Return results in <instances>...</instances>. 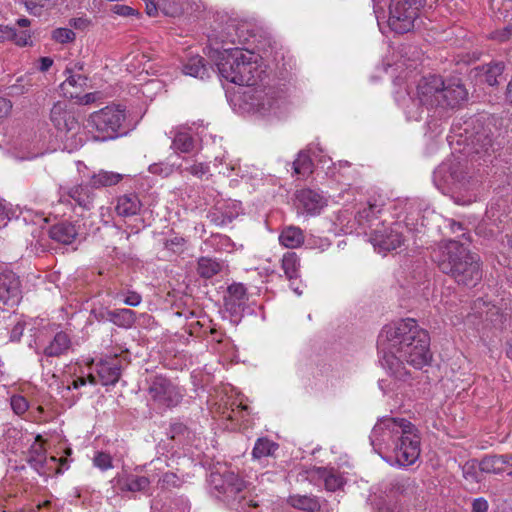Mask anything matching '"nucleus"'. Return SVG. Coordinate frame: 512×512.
Wrapping results in <instances>:
<instances>
[{
	"label": "nucleus",
	"instance_id": "obj_13",
	"mask_svg": "<svg viewBox=\"0 0 512 512\" xmlns=\"http://www.w3.org/2000/svg\"><path fill=\"white\" fill-rule=\"evenodd\" d=\"M261 73L262 70H259L256 61L252 60L251 54L246 55L243 52V59L240 61L239 71L237 72V76L234 75L233 78L236 79V85L254 88L253 86L257 85L260 80Z\"/></svg>",
	"mask_w": 512,
	"mask_h": 512
},
{
	"label": "nucleus",
	"instance_id": "obj_37",
	"mask_svg": "<svg viewBox=\"0 0 512 512\" xmlns=\"http://www.w3.org/2000/svg\"><path fill=\"white\" fill-rule=\"evenodd\" d=\"M381 211L382 209L378 205L369 203L367 207L358 211L356 219L360 225L370 224L378 218Z\"/></svg>",
	"mask_w": 512,
	"mask_h": 512
},
{
	"label": "nucleus",
	"instance_id": "obj_22",
	"mask_svg": "<svg viewBox=\"0 0 512 512\" xmlns=\"http://www.w3.org/2000/svg\"><path fill=\"white\" fill-rule=\"evenodd\" d=\"M99 377L103 385L115 384L121 376V366L117 359L106 360L100 363L98 369Z\"/></svg>",
	"mask_w": 512,
	"mask_h": 512
},
{
	"label": "nucleus",
	"instance_id": "obj_12",
	"mask_svg": "<svg viewBox=\"0 0 512 512\" xmlns=\"http://www.w3.org/2000/svg\"><path fill=\"white\" fill-rule=\"evenodd\" d=\"M148 393L155 402L167 408L177 406L182 399L178 389L169 379L163 376H155L151 380Z\"/></svg>",
	"mask_w": 512,
	"mask_h": 512
},
{
	"label": "nucleus",
	"instance_id": "obj_63",
	"mask_svg": "<svg viewBox=\"0 0 512 512\" xmlns=\"http://www.w3.org/2000/svg\"><path fill=\"white\" fill-rule=\"evenodd\" d=\"M86 20L82 18L78 19H72L70 21L71 25H73L75 28H83L86 25Z\"/></svg>",
	"mask_w": 512,
	"mask_h": 512
},
{
	"label": "nucleus",
	"instance_id": "obj_26",
	"mask_svg": "<svg viewBox=\"0 0 512 512\" xmlns=\"http://www.w3.org/2000/svg\"><path fill=\"white\" fill-rule=\"evenodd\" d=\"M223 264L216 259L200 257L197 261V273L200 277L210 279L222 271Z\"/></svg>",
	"mask_w": 512,
	"mask_h": 512
},
{
	"label": "nucleus",
	"instance_id": "obj_59",
	"mask_svg": "<svg viewBox=\"0 0 512 512\" xmlns=\"http://www.w3.org/2000/svg\"><path fill=\"white\" fill-rule=\"evenodd\" d=\"M96 100V94L95 93H87L80 97V103L87 105L90 103H93Z\"/></svg>",
	"mask_w": 512,
	"mask_h": 512
},
{
	"label": "nucleus",
	"instance_id": "obj_48",
	"mask_svg": "<svg viewBox=\"0 0 512 512\" xmlns=\"http://www.w3.org/2000/svg\"><path fill=\"white\" fill-rule=\"evenodd\" d=\"M163 487H177L179 484V478L175 473H165L161 479Z\"/></svg>",
	"mask_w": 512,
	"mask_h": 512
},
{
	"label": "nucleus",
	"instance_id": "obj_41",
	"mask_svg": "<svg viewBox=\"0 0 512 512\" xmlns=\"http://www.w3.org/2000/svg\"><path fill=\"white\" fill-rule=\"evenodd\" d=\"M67 114L68 112L65 111L63 104L60 102L54 104L52 107L50 111V119L58 130H62V123L66 119Z\"/></svg>",
	"mask_w": 512,
	"mask_h": 512
},
{
	"label": "nucleus",
	"instance_id": "obj_15",
	"mask_svg": "<svg viewBox=\"0 0 512 512\" xmlns=\"http://www.w3.org/2000/svg\"><path fill=\"white\" fill-rule=\"evenodd\" d=\"M295 197L297 208L309 214L318 213L325 205L323 196L309 188L298 190Z\"/></svg>",
	"mask_w": 512,
	"mask_h": 512
},
{
	"label": "nucleus",
	"instance_id": "obj_7",
	"mask_svg": "<svg viewBox=\"0 0 512 512\" xmlns=\"http://www.w3.org/2000/svg\"><path fill=\"white\" fill-rule=\"evenodd\" d=\"M426 0H390L387 24L397 34H405L413 30L421 8Z\"/></svg>",
	"mask_w": 512,
	"mask_h": 512
},
{
	"label": "nucleus",
	"instance_id": "obj_19",
	"mask_svg": "<svg viewBox=\"0 0 512 512\" xmlns=\"http://www.w3.org/2000/svg\"><path fill=\"white\" fill-rule=\"evenodd\" d=\"M183 72L196 78L204 79L210 77V72L215 73L216 70L213 65H210L206 60L199 56H193L183 65Z\"/></svg>",
	"mask_w": 512,
	"mask_h": 512
},
{
	"label": "nucleus",
	"instance_id": "obj_11",
	"mask_svg": "<svg viewBox=\"0 0 512 512\" xmlns=\"http://www.w3.org/2000/svg\"><path fill=\"white\" fill-rule=\"evenodd\" d=\"M22 299V288L19 276L11 270L0 273V309L8 310L16 307Z\"/></svg>",
	"mask_w": 512,
	"mask_h": 512
},
{
	"label": "nucleus",
	"instance_id": "obj_44",
	"mask_svg": "<svg viewBox=\"0 0 512 512\" xmlns=\"http://www.w3.org/2000/svg\"><path fill=\"white\" fill-rule=\"evenodd\" d=\"M94 465L101 470H107L109 468H112V457L105 452H98L94 459H93Z\"/></svg>",
	"mask_w": 512,
	"mask_h": 512
},
{
	"label": "nucleus",
	"instance_id": "obj_25",
	"mask_svg": "<svg viewBox=\"0 0 512 512\" xmlns=\"http://www.w3.org/2000/svg\"><path fill=\"white\" fill-rule=\"evenodd\" d=\"M70 343V338L65 332H58L45 348L44 354L48 357H58L69 349Z\"/></svg>",
	"mask_w": 512,
	"mask_h": 512
},
{
	"label": "nucleus",
	"instance_id": "obj_21",
	"mask_svg": "<svg viewBox=\"0 0 512 512\" xmlns=\"http://www.w3.org/2000/svg\"><path fill=\"white\" fill-rule=\"evenodd\" d=\"M77 235L76 226L71 222H60L49 229L50 238L62 244H71Z\"/></svg>",
	"mask_w": 512,
	"mask_h": 512
},
{
	"label": "nucleus",
	"instance_id": "obj_18",
	"mask_svg": "<svg viewBox=\"0 0 512 512\" xmlns=\"http://www.w3.org/2000/svg\"><path fill=\"white\" fill-rule=\"evenodd\" d=\"M68 74L66 80L60 85V89L65 96L78 98L82 91L88 87V77L82 74L74 73V69L67 68Z\"/></svg>",
	"mask_w": 512,
	"mask_h": 512
},
{
	"label": "nucleus",
	"instance_id": "obj_32",
	"mask_svg": "<svg viewBox=\"0 0 512 512\" xmlns=\"http://www.w3.org/2000/svg\"><path fill=\"white\" fill-rule=\"evenodd\" d=\"M300 260L295 252H287L282 258V269L289 280L299 277Z\"/></svg>",
	"mask_w": 512,
	"mask_h": 512
},
{
	"label": "nucleus",
	"instance_id": "obj_52",
	"mask_svg": "<svg viewBox=\"0 0 512 512\" xmlns=\"http://www.w3.org/2000/svg\"><path fill=\"white\" fill-rule=\"evenodd\" d=\"M78 122L73 114L68 112L66 119L62 123V130L71 131L76 128Z\"/></svg>",
	"mask_w": 512,
	"mask_h": 512
},
{
	"label": "nucleus",
	"instance_id": "obj_46",
	"mask_svg": "<svg viewBox=\"0 0 512 512\" xmlns=\"http://www.w3.org/2000/svg\"><path fill=\"white\" fill-rule=\"evenodd\" d=\"M512 35V24L507 25L503 29L497 30L492 33V39L498 40L499 42L507 41Z\"/></svg>",
	"mask_w": 512,
	"mask_h": 512
},
{
	"label": "nucleus",
	"instance_id": "obj_23",
	"mask_svg": "<svg viewBox=\"0 0 512 512\" xmlns=\"http://www.w3.org/2000/svg\"><path fill=\"white\" fill-rule=\"evenodd\" d=\"M115 209L119 216H133L136 215L140 210V201L136 195H123L119 197Z\"/></svg>",
	"mask_w": 512,
	"mask_h": 512
},
{
	"label": "nucleus",
	"instance_id": "obj_6",
	"mask_svg": "<svg viewBox=\"0 0 512 512\" xmlns=\"http://www.w3.org/2000/svg\"><path fill=\"white\" fill-rule=\"evenodd\" d=\"M493 127L491 119L485 116H474L464 122V142L469 155L482 158L495 152Z\"/></svg>",
	"mask_w": 512,
	"mask_h": 512
},
{
	"label": "nucleus",
	"instance_id": "obj_35",
	"mask_svg": "<svg viewBox=\"0 0 512 512\" xmlns=\"http://www.w3.org/2000/svg\"><path fill=\"white\" fill-rule=\"evenodd\" d=\"M505 68V64L503 62L490 63L486 66H482L477 68V70H481L484 72L485 82L490 86L498 85L497 78L502 75Z\"/></svg>",
	"mask_w": 512,
	"mask_h": 512
},
{
	"label": "nucleus",
	"instance_id": "obj_17",
	"mask_svg": "<svg viewBox=\"0 0 512 512\" xmlns=\"http://www.w3.org/2000/svg\"><path fill=\"white\" fill-rule=\"evenodd\" d=\"M93 189L94 188L91 186L90 182L85 185L81 184L73 186L67 190H65V188H62L64 193L61 194L60 201L64 202L62 198L64 195H67L70 199L74 200L83 209L90 210L93 207L95 197Z\"/></svg>",
	"mask_w": 512,
	"mask_h": 512
},
{
	"label": "nucleus",
	"instance_id": "obj_39",
	"mask_svg": "<svg viewBox=\"0 0 512 512\" xmlns=\"http://www.w3.org/2000/svg\"><path fill=\"white\" fill-rule=\"evenodd\" d=\"M294 172L298 175H307L312 172V160L308 154L300 152L293 162Z\"/></svg>",
	"mask_w": 512,
	"mask_h": 512
},
{
	"label": "nucleus",
	"instance_id": "obj_58",
	"mask_svg": "<svg viewBox=\"0 0 512 512\" xmlns=\"http://www.w3.org/2000/svg\"><path fill=\"white\" fill-rule=\"evenodd\" d=\"M53 64V60L49 57H41L40 58V71H47Z\"/></svg>",
	"mask_w": 512,
	"mask_h": 512
},
{
	"label": "nucleus",
	"instance_id": "obj_31",
	"mask_svg": "<svg viewBox=\"0 0 512 512\" xmlns=\"http://www.w3.org/2000/svg\"><path fill=\"white\" fill-rule=\"evenodd\" d=\"M482 472L499 474L506 470L502 455H488L479 462Z\"/></svg>",
	"mask_w": 512,
	"mask_h": 512
},
{
	"label": "nucleus",
	"instance_id": "obj_34",
	"mask_svg": "<svg viewBox=\"0 0 512 512\" xmlns=\"http://www.w3.org/2000/svg\"><path fill=\"white\" fill-rule=\"evenodd\" d=\"M166 2L167 0H161L157 2L154 0L146 1V13L151 17L157 16L159 10H161L166 16H174L177 14L178 8L174 4L167 5Z\"/></svg>",
	"mask_w": 512,
	"mask_h": 512
},
{
	"label": "nucleus",
	"instance_id": "obj_36",
	"mask_svg": "<svg viewBox=\"0 0 512 512\" xmlns=\"http://www.w3.org/2000/svg\"><path fill=\"white\" fill-rule=\"evenodd\" d=\"M278 444L270 441L267 438H259L252 451V455L256 459H260L262 457L273 455L274 452L278 449Z\"/></svg>",
	"mask_w": 512,
	"mask_h": 512
},
{
	"label": "nucleus",
	"instance_id": "obj_45",
	"mask_svg": "<svg viewBox=\"0 0 512 512\" xmlns=\"http://www.w3.org/2000/svg\"><path fill=\"white\" fill-rule=\"evenodd\" d=\"M150 482L149 479L141 476L133 479L129 484H127V490L135 492V491H143L148 488Z\"/></svg>",
	"mask_w": 512,
	"mask_h": 512
},
{
	"label": "nucleus",
	"instance_id": "obj_60",
	"mask_svg": "<svg viewBox=\"0 0 512 512\" xmlns=\"http://www.w3.org/2000/svg\"><path fill=\"white\" fill-rule=\"evenodd\" d=\"M112 310L101 309L98 313H95V317L98 321H109L110 317L107 316V313H111Z\"/></svg>",
	"mask_w": 512,
	"mask_h": 512
},
{
	"label": "nucleus",
	"instance_id": "obj_57",
	"mask_svg": "<svg viewBox=\"0 0 512 512\" xmlns=\"http://www.w3.org/2000/svg\"><path fill=\"white\" fill-rule=\"evenodd\" d=\"M149 171L153 174H162L164 173L165 176L169 175L170 168L166 167L163 169L160 164H152L149 166Z\"/></svg>",
	"mask_w": 512,
	"mask_h": 512
},
{
	"label": "nucleus",
	"instance_id": "obj_64",
	"mask_svg": "<svg viewBox=\"0 0 512 512\" xmlns=\"http://www.w3.org/2000/svg\"><path fill=\"white\" fill-rule=\"evenodd\" d=\"M117 12L121 15L128 16L133 14L134 9L129 6H121Z\"/></svg>",
	"mask_w": 512,
	"mask_h": 512
},
{
	"label": "nucleus",
	"instance_id": "obj_40",
	"mask_svg": "<svg viewBox=\"0 0 512 512\" xmlns=\"http://www.w3.org/2000/svg\"><path fill=\"white\" fill-rule=\"evenodd\" d=\"M450 177L451 183L460 189L466 188L471 178L459 165H454L450 168Z\"/></svg>",
	"mask_w": 512,
	"mask_h": 512
},
{
	"label": "nucleus",
	"instance_id": "obj_43",
	"mask_svg": "<svg viewBox=\"0 0 512 512\" xmlns=\"http://www.w3.org/2000/svg\"><path fill=\"white\" fill-rule=\"evenodd\" d=\"M11 407L16 414L21 415L27 411L29 404L25 397L14 395L11 397Z\"/></svg>",
	"mask_w": 512,
	"mask_h": 512
},
{
	"label": "nucleus",
	"instance_id": "obj_27",
	"mask_svg": "<svg viewBox=\"0 0 512 512\" xmlns=\"http://www.w3.org/2000/svg\"><path fill=\"white\" fill-rule=\"evenodd\" d=\"M110 322L118 327L130 328L135 323V312L128 308L115 309L107 313Z\"/></svg>",
	"mask_w": 512,
	"mask_h": 512
},
{
	"label": "nucleus",
	"instance_id": "obj_50",
	"mask_svg": "<svg viewBox=\"0 0 512 512\" xmlns=\"http://www.w3.org/2000/svg\"><path fill=\"white\" fill-rule=\"evenodd\" d=\"M340 486H341L340 478H338V477H336L334 475H329L328 477H326V479H325V487H326L327 490L335 491L338 488H340Z\"/></svg>",
	"mask_w": 512,
	"mask_h": 512
},
{
	"label": "nucleus",
	"instance_id": "obj_14",
	"mask_svg": "<svg viewBox=\"0 0 512 512\" xmlns=\"http://www.w3.org/2000/svg\"><path fill=\"white\" fill-rule=\"evenodd\" d=\"M224 307L232 316L238 315L248 301L246 287L242 283H232L227 287L223 298Z\"/></svg>",
	"mask_w": 512,
	"mask_h": 512
},
{
	"label": "nucleus",
	"instance_id": "obj_20",
	"mask_svg": "<svg viewBox=\"0 0 512 512\" xmlns=\"http://www.w3.org/2000/svg\"><path fill=\"white\" fill-rule=\"evenodd\" d=\"M383 357L381 364L386 367L391 374L398 380L406 381L410 373L404 366L405 360L399 359L393 352L382 351Z\"/></svg>",
	"mask_w": 512,
	"mask_h": 512
},
{
	"label": "nucleus",
	"instance_id": "obj_1",
	"mask_svg": "<svg viewBox=\"0 0 512 512\" xmlns=\"http://www.w3.org/2000/svg\"><path fill=\"white\" fill-rule=\"evenodd\" d=\"M377 346L380 351L393 352L417 369L427 365L432 358L428 332L411 318L385 325L378 336Z\"/></svg>",
	"mask_w": 512,
	"mask_h": 512
},
{
	"label": "nucleus",
	"instance_id": "obj_49",
	"mask_svg": "<svg viewBox=\"0 0 512 512\" xmlns=\"http://www.w3.org/2000/svg\"><path fill=\"white\" fill-rule=\"evenodd\" d=\"M187 430L186 425L181 422H174L170 425L171 439H175L178 435H183Z\"/></svg>",
	"mask_w": 512,
	"mask_h": 512
},
{
	"label": "nucleus",
	"instance_id": "obj_53",
	"mask_svg": "<svg viewBox=\"0 0 512 512\" xmlns=\"http://www.w3.org/2000/svg\"><path fill=\"white\" fill-rule=\"evenodd\" d=\"M23 331H24V324H22L21 322H18L11 330L10 340L13 342L19 341L23 335Z\"/></svg>",
	"mask_w": 512,
	"mask_h": 512
},
{
	"label": "nucleus",
	"instance_id": "obj_61",
	"mask_svg": "<svg viewBox=\"0 0 512 512\" xmlns=\"http://www.w3.org/2000/svg\"><path fill=\"white\" fill-rule=\"evenodd\" d=\"M5 219H9V209L0 201V220L3 221Z\"/></svg>",
	"mask_w": 512,
	"mask_h": 512
},
{
	"label": "nucleus",
	"instance_id": "obj_55",
	"mask_svg": "<svg viewBox=\"0 0 512 512\" xmlns=\"http://www.w3.org/2000/svg\"><path fill=\"white\" fill-rule=\"evenodd\" d=\"M185 240L184 238L182 237H173L171 239H167L165 242H164V246L166 249H170V250H173V246H182L184 244Z\"/></svg>",
	"mask_w": 512,
	"mask_h": 512
},
{
	"label": "nucleus",
	"instance_id": "obj_30",
	"mask_svg": "<svg viewBox=\"0 0 512 512\" xmlns=\"http://www.w3.org/2000/svg\"><path fill=\"white\" fill-rule=\"evenodd\" d=\"M279 240L281 244L288 248H296L299 247L304 242V235L300 228L290 226L285 229L280 234Z\"/></svg>",
	"mask_w": 512,
	"mask_h": 512
},
{
	"label": "nucleus",
	"instance_id": "obj_8",
	"mask_svg": "<svg viewBox=\"0 0 512 512\" xmlns=\"http://www.w3.org/2000/svg\"><path fill=\"white\" fill-rule=\"evenodd\" d=\"M241 98L244 110L261 116L276 113L284 103L281 91L274 87L248 88Z\"/></svg>",
	"mask_w": 512,
	"mask_h": 512
},
{
	"label": "nucleus",
	"instance_id": "obj_4",
	"mask_svg": "<svg viewBox=\"0 0 512 512\" xmlns=\"http://www.w3.org/2000/svg\"><path fill=\"white\" fill-rule=\"evenodd\" d=\"M416 90L418 105L438 118L447 116L468 99V91L462 83L458 81L446 85L443 79L436 75L423 77L418 82Z\"/></svg>",
	"mask_w": 512,
	"mask_h": 512
},
{
	"label": "nucleus",
	"instance_id": "obj_3",
	"mask_svg": "<svg viewBox=\"0 0 512 512\" xmlns=\"http://www.w3.org/2000/svg\"><path fill=\"white\" fill-rule=\"evenodd\" d=\"M387 438L394 440L393 453L399 466H410L420 456V435L414 424L404 418L384 417L373 427L372 445L385 442Z\"/></svg>",
	"mask_w": 512,
	"mask_h": 512
},
{
	"label": "nucleus",
	"instance_id": "obj_47",
	"mask_svg": "<svg viewBox=\"0 0 512 512\" xmlns=\"http://www.w3.org/2000/svg\"><path fill=\"white\" fill-rule=\"evenodd\" d=\"M185 170L190 174L201 178L204 174L209 171V167L204 165L203 163H195L189 167H186Z\"/></svg>",
	"mask_w": 512,
	"mask_h": 512
},
{
	"label": "nucleus",
	"instance_id": "obj_33",
	"mask_svg": "<svg viewBox=\"0 0 512 512\" xmlns=\"http://www.w3.org/2000/svg\"><path fill=\"white\" fill-rule=\"evenodd\" d=\"M46 460V450L41 445L38 447L32 446L27 453V463L40 474L44 473L42 470L45 466Z\"/></svg>",
	"mask_w": 512,
	"mask_h": 512
},
{
	"label": "nucleus",
	"instance_id": "obj_29",
	"mask_svg": "<svg viewBox=\"0 0 512 512\" xmlns=\"http://www.w3.org/2000/svg\"><path fill=\"white\" fill-rule=\"evenodd\" d=\"M288 502L292 507L304 512H319L321 508L320 503L316 497L300 495L290 496Z\"/></svg>",
	"mask_w": 512,
	"mask_h": 512
},
{
	"label": "nucleus",
	"instance_id": "obj_5",
	"mask_svg": "<svg viewBox=\"0 0 512 512\" xmlns=\"http://www.w3.org/2000/svg\"><path fill=\"white\" fill-rule=\"evenodd\" d=\"M88 127L94 131V138L101 141L125 135L129 130L125 109L110 105L93 112L88 118Z\"/></svg>",
	"mask_w": 512,
	"mask_h": 512
},
{
	"label": "nucleus",
	"instance_id": "obj_54",
	"mask_svg": "<svg viewBox=\"0 0 512 512\" xmlns=\"http://www.w3.org/2000/svg\"><path fill=\"white\" fill-rule=\"evenodd\" d=\"M12 108L11 102L6 98L0 97V119L6 117Z\"/></svg>",
	"mask_w": 512,
	"mask_h": 512
},
{
	"label": "nucleus",
	"instance_id": "obj_62",
	"mask_svg": "<svg viewBox=\"0 0 512 512\" xmlns=\"http://www.w3.org/2000/svg\"><path fill=\"white\" fill-rule=\"evenodd\" d=\"M374 2V13L376 15V18L379 20L381 17L384 18L385 17V12H384V9L382 7H380L375 0H372Z\"/></svg>",
	"mask_w": 512,
	"mask_h": 512
},
{
	"label": "nucleus",
	"instance_id": "obj_9",
	"mask_svg": "<svg viewBox=\"0 0 512 512\" xmlns=\"http://www.w3.org/2000/svg\"><path fill=\"white\" fill-rule=\"evenodd\" d=\"M208 56L216 66L215 73L222 79L235 84L236 79H234L233 76H237L240 61L243 59V51L239 48L226 49L223 51L211 49Z\"/></svg>",
	"mask_w": 512,
	"mask_h": 512
},
{
	"label": "nucleus",
	"instance_id": "obj_51",
	"mask_svg": "<svg viewBox=\"0 0 512 512\" xmlns=\"http://www.w3.org/2000/svg\"><path fill=\"white\" fill-rule=\"evenodd\" d=\"M488 502L484 498H477L472 503V512H487Z\"/></svg>",
	"mask_w": 512,
	"mask_h": 512
},
{
	"label": "nucleus",
	"instance_id": "obj_28",
	"mask_svg": "<svg viewBox=\"0 0 512 512\" xmlns=\"http://www.w3.org/2000/svg\"><path fill=\"white\" fill-rule=\"evenodd\" d=\"M123 177V174L101 170L94 174L89 182L93 188L108 187L118 184Z\"/></svg>",
	"mask_w": 512,
	"mask_h": 512
},
{
	"label": "nucleus",
	"instance_id": "obj_24",
	"mask_svg": "<svg viewBox=\"0 0 512 512\" xmlns=\"http://www.w3.org/2000/svg\"><path fill=\"white\" fill-rule=\"evenodd\" d=\"M6 40L23 47L29 44L30 33L28 30L17 31L15 27L0 24V41Z\"/></svg>",
	"mask_w": 512,
	"mask_h": 512
},
{
	"label": "nucleus",
	"instance_id": "obj_16",
	"mask_svg": "<svg viewBox=\"0 0 512 512\" xmlns=\"http://www.w3.org/2000/svg\"><path fill=\"white\" fill-rule=\"evenodd\" d=\"M371 240L375 246L383 251H392L397 249L403 243L402 234L394 228L375 229L371 234Z\"/></svg>",
	"mask_w": 512,
	"mask_h": 512
},
{
	"label": "nucleus",
	"instance_id": "obj_42",
	"mask_svg": "<svg viewBox=\"0 0 512 512\" xmlns=\"http://www.w3.org/2000/svg\"><path fill=\"white\" fill-rule=\"evenodd\" d=\"M52 38L59 43H68L75 39V33L68 28H57L52 33Z\"/></svg>",
	"mask_w": 512,
	"mask_h": 512
},
{
	"label": "nucleus",
	"instance_id": "obj_2",
	"mask_svg": "<svg viewBox=\"0 0 512 512\" xmlns=\"http://www.w3.org/2000/svg\"><path fill=\"white\" fill-rule=\"evenodd\" d=\"M434 261L439 270L449 276L458 286L474 288L483 277L480 256L467 245L449 240L439 245Z\"/></svg>",
	"mask_w": 512,
	"mask_h": 512
},
{
	"label": "nucleus",
	"instance_id": "obj_56",
	"mask_svg": "<svg viewBox=\"0 0 512 512\" xmlns=\"http://www.w3.org/2000/svg\"><path fill=\"white\" fill-rule=\"evenodd\" d=\"M141 302V296L136 292H131L125 299L124 303L129 306H137Z\"/></svg>",
	"mask_w": 512,
	"mask_h": 512
},
{
	"label": "nucleus",
	"instance_id": "obj_10",
	"mask_svg": "<svg viewBox=\"0 0 512 512\" xmlns=\"http://www.w3.org/2000/svg\"><path fill=\"white\" fill-rule=\"evenodd\" d=\"M208 481L211 488L223 495L228 502L235 501L246 489V482L233 471L211 472Z\"/></svg>",
	"mask_w": 512,
	"mask_h": 512
},
{
	"label": "nucleus",
	"instance_id": "obj_38",
	"mask_svg": "<svg viewBox=\"0 0 512 512\" xmlns=\"http://www.w3.org/2000/svg\"><path fill=\"white\" fill-rule=\"evenodd\" d=\"M194 147L193 138L187 133H177L172 141V148L176 151L188 153Z\"/></svg>",
	"mask_w": 512,
	"mask_h": 512
}]
</instances>
